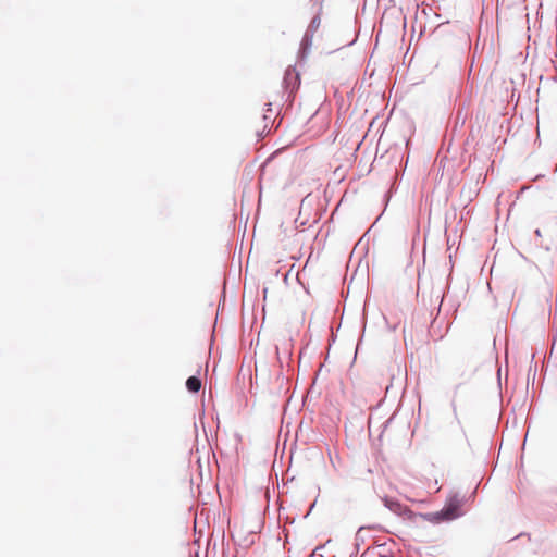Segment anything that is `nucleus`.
<instances>
[{"instance_id": "1", "label": "nucleus", "mask_w": 557, "mask_h": 557, "mask_svg": "<svg viewBox=\"0 0 557 557\" xmlns=\"http://www.w3.org/2000/svg\"><path fill=\"white\" fill-rule=\"evenodd\" d=\"M383 503L386 508L398 516H403L407 512V507L395 498L384 497Z\"/></svg>"}, {"instance_id": "2", "label": "nucleus", "mask_w": 557, "mask_h": 557, "mask_svg": "<svg viewBox=\"0 0 557 557\" xmlns=\"http://www.w3.org/2000/svg\"><path fill=\"white\" fill-rule=\"evenodd\" d=\"M459 504L450 503L448 506L444 507L441 512L437 515L441 516L444 520H454L460 516Z\"/></svg>"}, {"instance_id": "3", "label": "nucleus", "mask_w": 557, "mask_h": 557, "mask_svg": "<svg viewBox=\"0 0 557 557\" xmlns=\"http://www.w3.org/2000/svg\"><path fill=\"white\" fill-rule=\"evenodd\" d=\"M186 388L190 393H197L201 388V380L198 376H189L186 381Z\"/></svg>"}, {"instance_id": "4", "label": "nucleus", "mask_w": 557, "mask_h": 557, "mask_svg": "<svg viewBox=\"0 0 557 557\" xmlns=\"http://www.w3.org/2000/svg\"><path fill=\"white\" fill-rule=\"evenodd\" d=\"M320 24H321V18L319 16H314L308 27V33L315 32L320 27Z\"/></svg>"}, {"instance_id": "5", "label": "nucleus", "mask_w": 557, "mask_h": 557, "mask_svg": "<svg viewBox=\"0 0 557 557\" xmlns=\"http://www.w3.org/2000/svg\"><path fill=\"white\" fill-rule=\"evenodd\" d=\"M362 531H363V528H360V529L357 531L356 536H355V541H356V546H357V548H359L360 542H363V537H362V535H361Z\"/></svg>"}, {"instance_id": "6", "label": "nucleus", "mask_w": 557, "mask_h": 557, "mask_svg": "<svg viewBox=\"0 0 557 557\" xmlns=\"http://www.w3.org/2000/svg\"><path fill=\"white\" fill-rule=\"evenodd\" d=\"M357 352H358V349H355V352H354V356H352V361H355V360H356Z\"/></svg>"}, {"instance_id": "7", "label": "nucleus", "mask_w": 557, "mask_h": 557, "mask_svg": "<svg viewBox=\"0 0 557 557\" xmlns=\"http://www.w3.org/2000/svg\"><path fill=\"white\" fill-rule=\"evenodd\" d=\"M283 352H284L285 355H289V350H288V349L283 350Z\"/></svg>"}, {"instance_id": "8", "label": "nucleus", "mask_w": 557, "mask_h": 557, "mask_svg": "<svg viewBox=\"0 0 557 557\" xmlns=\"http://www.w3.org/2000/svg\"><path fill=\"white\" fill-rule=\"evenodd\" d=\"M535 358V354H532L531 355V360H533Z\"/></svg>"}, {"instance_id": "9", "label": "nucleus", "mask_w": 557, "mask_h": 557, "mask_svg": "<svg viewBox=\"0 0 557 557\" xmlns=\"http://www.w3.org/2000/svg\"><path fill=\"white\" fill-rule=\"evenodd\" d=\"M505 357L506 358L508 357V350H505Z\"/></svg>"}]
</instances>
